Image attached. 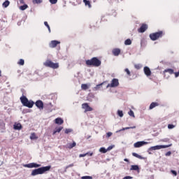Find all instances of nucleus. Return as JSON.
Wrapping results in <instances>:
<instances>
[{
  "label": "nucleus",
  "instance_id": "49530a36",
  "mask_svg": "<svg viewBox=\"0 0 179 179\" xmlns=\"http://www.w3.org/2000/svg\"><path fill=\"white\" fill-rule=\"evenodd\" d=\"M171 173H172L175 176H177V172H176V171L172 170V171H171Z\"/></svg>",
  "mask_w": 179,
  "mask_h": 179
},
{
  "label": "nucleus",
  "instance_id": "4468645a",
  "mask_svg": "<svg viewBox=\"0 0 179 179\" xmlns=\"http://www.w3.org/2000/svg\"><path fill=\"white\" fill-rule=\"evenodd\" d=\"M143 71H144L145 74L148 77L151 76L152 73H151L150 69L148 67L145 66V67L144 68Z\"/></svg>",
  "mask_w": 179,
  "mask_h": 179
},
{
  "label": "nucleus",
  "instance_id": "58836bf2",
  "mask_svg": "<svg viewBox=\"0 0 179 179\" xmlns=\"http://www.w3.org/2000/svg\"><path fill=\"white\" fill-rule=\"evenodd\" d=\"M124 71L127 73V74L129 76H131V73L129 71V70L128 69H126L124 70Z\"/></svg>",
  "mask_w": 179,
  "mask_h": 179
},
{
  "label": "nucleus",
  "instance_id": "2eb2a0df",
  "mask_svg": "<svg viewBox=\"0 0 179 179\" xmlns=\"http://www.w3.org/2000/svg\"><path fill=\"white\" fill-rule=\"evenodd\" d=\"M55 122L57 124L61 125V124H64V120L62 118L59 117V118L55 119Z\"/></svg>",
  "mask_w": 179,
  "mask_h": 179
},
{
  "label": "nucleus",
  "instance_id": "423d86ee",
  "mask_svg": "<svg viewBox=\"0 0 179 179\" xmlns=\"http://www.w3.org/2000/svg\"><path fill=\"white\" fill-rule=\"evenodd\" d=\"M120 85L119 80L117 78H113L110 84L106 86V88H115Z\"/></svg>",
  "mask_w": 179,
  "mask_h": 179
},
{
  "label": "nucleus",
  "instance_id": "09e8293b",
  "mask_svg": "<svg viewBox=\"0 0 179 179\" xmlns=\"http://www.w3.org/2000/svg\"><path fill=\"white\" fill-rule=\"evenodd\" d=\"M69 133H71V129H66L65 134H69Z\"/></svg>",
  "mask_w": 179,
  "mask_h": 179
},
{
  "label": "nucleus",
  "instance_id": "7ed1b4c3",
  "mask_svg": "<svg viewBox=\"0 0 179 179\" xmlns=\"http://www.w3.org/2000/svg\"><path fill=\"white\" fill-rule=\"evenodd\" d=\"M20 99L24 106L31 108H33V106H34L33 101H29V99H27L24 96L20 97Z\"/></svg>",
  "mask_w": 179,
  "mask_h": 179
},
{
  "label": "nucleus",
  "instance_id": "bb28decb",
  "mask_svg": "<svg viewBox=\"0 0 179 179\" xmlns=\"http://www.w3.org/2000/svg\"><path fill=\"white\" fill-rule=\"evenodd\" d=\"M34 4H39L43 3V0H32Z\"/></svg>",
  "mask_w": 179,
  "mask_h": 179
},
{
  "label": "nucleus",
  "instance_id": "b1692460",
  "mask_svg": "<svg viewBox=\"0 0 179 179\" xmlns=\"http://www.w3.org/2000/svg\"><path fill=\"white\" fill-rule=\"evenodd\" d=\"M29 8V6L27 4H24L23 6H20V9L21 10H24Z\"/></svg>",
  "mask_w": 179,
  "mask_h": 179
},
{
  "label": "nucleus",
  "instance_id": "dca6fc26",
  "mask_svg": "<svg viewBox=\"0 0 179 179\" xmlns=\"http://www.w3.org/2000/svg\"><path fill=\"white\" fill-rule=\"evenodd\" d=\"M113 54L114 56H118L120 54V50L115 48L113 50Z\"/></svg>",
  "mask_w": 179,
  "mask_h": 179
},
{
  "label": "nucleus",
  "instance_id": "79ce46f5",
  "mask_svg": "<svg viewBox=\"0 0 179 179\" xmlns=\"http://www.w3.org/2000/svg\"><path fill=\"white\" fill-rule=\"evenodd\" d=\"M112 133L111 132H108L107 134H106V137L107 138H109L110 136H112Z\"/></svg>",
  "mask_w": 179,
  "mask_h": 179
},
{
  "label": "nucleus",
  "instance_id": "4d7b16f0",
  "mask_svg": "<svg viewBox=\"0 0 179 179\" xmlns=\"http://www.w3.org/2000/svg\"><path fill=\"white\" fill-rule=\"evenodd\" d=\"M0 77H1V71H0Z\"/></svg>",
  "mask_w": 179,
  "mask_h": 179
},
{
  "label": "nucleus",
  "instance_id": "f704fd0d",
  "mask_svg": "<svg viewBox=\"0 0 179 179\" xmlns=\"http://www.w3.org/2000/svg\"><path fill=\"white\" fill-rule=\"evenodd\" d=\"M51 4H56L58 2V0H49Z\"/></svg>",
  "mask_w": 179,
  "mask_h": 179
},
{
  "label": "nucleus",
  "instance_id": "8fccbe9b",
  "mask_svg": "<svg viewBox=\"0 0 179 179\" xmlns=\"http://www.w3.org/2000/svg\"><path fill=\"white\" fill-rule=\"evenodd\" d=\"M133 178L131 176H126L123 179H132Z\"/></svg>",
  "mask_w": 179,
  "mask_h": 179
},
{
  "label": "nucleus",
  "instance_id": "c85d7f7f",
  "mask_svg": "<svg viewBox=\"0 0 179 179\" xmlns=\"http://www.w3.org/2000/svg\"><path fill=\"white\" fill-rule=\"evenodd\" d=\"M83 2L85 3V6H87L89 8H91L90 1H89V0H83Z\"/></svg>",
  "mask_w": 179,
  "mask_h": 179
},
{
  "label": "nucleus",
  "instance_id": "72a5a7b5",
  "mask_svg": "<svg viewBox=\"0 0 179 179\" xmlns=\"http://www.w3.org/2000/svg\"><path fill=\"white\" fill-rule=\"evenodd\" d=\"M136 127H126V128H123L122 129L117 131V132H119V131H124V130H127V129H135Z\"/></svg>",
  "mask_w": 179,
  "mask_h": 179
},
{
  "label": "nucleus",
  "instance_id": "393cba45",
  "mask_svg": "<svg viewBox=\"0 0 179 179\" xmlns=\"http://www.w3.org/2000/svg\"><path fill=\"white\" fill-rule=\"evenodd\" d=\"M138 169L139 168L137 165H132L130 169L131 171H138Z\"/></svg>",
  "mask_w": 179,
  "mask_h": 179
},
{
  "label": "nucleus",
  "instance_id": "c756f323",
  "mask_svg": "<svg viewBox=\"0 0 179 179\" xmlns=\"http://www.w3.org/2000/svg\"><path fill=\"white\" fill-rule=\"evenodd\" d=\"M88 88H89V87L86 84H83L81 85V89L83 90H87Z\"/></svg>",
  "mask_w": 179,
  "mask_h": 179
},
{
  "label": "nucleus",
  "instance_id": "3c124183",
  "mask_svg": "<svg viewBox=\"0 0 179 179\" xmlns=\"http://www.w3.org/2000/svg\"><path fill=\"white\" fill-rule=\"evenodd\" d=\"M73 166H74L73 164H71L67 166L66 168L68 169V168L73 167Z\"/></svg>",
  "mask_w": 179,
  "mask_h": 179
},
{
  "label": "nucleus",
  "instance_id": "13d9d810",
  "mask_svg": "<svg viewBox=\"0 0 179 179\" xmlns=\"http://www.w3.org/2000/svg\"><path fill=\"white\" fill-rule=\"evenodd\" d=\"M178 173H179V171H178Z\"/></svg>",
  "mask_w": 179,
  "mask_h": 179
},
{
  "label": "nucleus",
  "instance_id": "ddd939ff",
  "mask_svg": "<svg viewBox=\"0 0 179 179\" xmlns=\"http://www.w3.org/2000/svg\"><path fill=\"white\" fill-rule=\"evenodd\" d=\"M148 144L147 142H145V141H139V142H137L136 143H134V148H140L144 145H146Z\"/></svg>",
  "mask_w": 179,
  "mask_h": 179
},
{
  "label": "nucleus",
  "instance_id": "6e6d98bb",
  "mask_svg": "<svg viewBox=\"0 0 179 179\" xmlns=\"http://www.w3.org/2000/svg\"><path fill=\"white\" fill-rule=\"evenodd\" d=\"M112 148H113L112 147H109V148H108V150H111Z\"/></svg>",
  "mask_w": 179,
  "mask_h": 179
},
{
  "label": "nucleus",
  "instance_id": "de8ad7c7",
  "mask_svg": "<svg viewBox=\"0 0 179 179\" xmlns=\"http://www.w3.org/2000/svg\"><path fill=\"white\" fill-rule=\"evenodd\" d=\"M176 78H178L179 76V71L178 72L174 73Z\"/></svg>",
  "mask_w": 179,
  "mask_h": 179
},
{
  "label": "nucleus",
  "instance_id": "0eeeda50",
  "mask_svg": "<svg viewBox=\"0 0 179 179\" xmlns=\"http://www.w3.org/2000/svg\"><path fill=\"white\" fill-rule=\"evenodd\" d=\"M36 106L40 109V110H43L44 109V103L41 100H38L35 103Z\"/></svg>",
  "mask_w": 179,
  "mask_h": 179
},
{
  "label": "nucleus",
  "instance_id": "f3484780",
  "mask_svg": "<svg viewBox=\"0 0 179 179\" xmlns=\"http://www.w3.org/2000/svg\"><path fill=\"white\" fill-rule=\"evenodd\" d=\"M159 106V103H158L152 102V103L150 104L149 109H150V110H152V109H153L154 108H155L156 106Z\"/></svg>",
  "mask_w": 179,
  "mask_h": 179
},
{
  "label": "nucleus",
  "instance_id": "a18cd8bd",
  "mask_svg": "<svg viewBox=\"0 0 179 179\" xmlns=\"http://www.w3.org/2000/svg\"><path fill=\"white\" fill-rule=\"evenodd\" d=\"M171 155V151H169V152H166V153L165 154V155H166V157L170 156Z\"/></svg>",
  "mask_w": 179,
  "mask_h": 179
},
{
  "label": "nucleus",
  "instance_id": "4be33fe9",
  "mask_svg": "<svg viewBox=\"0 0 179 179\" xmlns=\"http://www.w3.org/2000/svg\"><path fill=\"white\" fill-rule=\"evenodd\" d=\"M132 155H133L134 157H135L139 159H145V157H142V156H141V155H138V154H136V153H135V152H133V153H132Z\"/></svg>",
  "mask_w": 179,
  "mask_h": 179
},
{
  "label": "nucleus",
  "instance_id": "4c0bfd02",
  "mask_svg": "<svg viewBox=\"0 0 179 179\" xmlns=\"http://www.w3.org/2000/svg\"><path fill=\"white\" fill-rule=\"evenodd\" d=\"M81 179H92V176H83Z\"/></svg>",
  "mask_w": 179,
  "mask_h": 179
},
{
  "label": "nucleus",
  "instance_id": "39448f33",
  "mask_svg": "<svg viewBox=\"0 0 179 179\" xmlns=\"http://www.w3.org/2000/svg\"><path fill=\"white\" fill-rule=\"evenodd\" d=\"M164 33L162 31L156 32V33H152L150 34V38L152 41H157V39L162 38L164 36Z\"/></svg>",
  "mask_w": 179,
  "mask_h": 179
},
{
  "label": "nucleus",
  "instance_id": "9b49d317",
  "mask_svg": "<svg viewBox=\"0 0 179 179\" xmlns=\"http://www.w3.org/2000/svg\"><path fill=\"white\" fill-rule=\"evenodd\" d=\"M24 166L27 168H38L41 166V165L37 164L36 163H31V164H25L24 165Z\"/></svg>",
  "mask_w": 179,
  "mask_h": 179
},
{
  "label": "nucleus",
  "instance_id": "a211bd4d",
  "mask_svg": "<svg viewBox=\"0 0 179 179\" xmlns=\"http://www.w3.org/2000/svg\"><path fill=\"white\" fill-rule=\"evenodd\" d=\"M62 129H64V127H60L59 128H56L55 130L53 131V135H55L56 133H59L62 131Z\"/></svg>",
  "mask_w": 179,
  "mask_h": 179
},
{
  "label": "nucleus",
  "instance_id": "f8f14e48",
  "mask_svg": "<svg viewBox=\"0 0 179 179\" xmlns=\"http://www.w3.org/2000/svg\"><path fill=\"white\" fill-rule=\"evenodd\" d=\"M148 27L147 24H143L141 25V27H140V29H138V31L139 33H144L148 29Z\"/></svg>",
  "mask_w": 179,
  "mask_h": 179
},
{
  "label": "nucleus",
  "instance_id": "412c9836",
  "mask_svg": "<svg viewBox=\"0 0 179 179\" xmlns=\"http://www.w3.org/2000/svg\"><path fill=\"white\" fill-rule=\"evenodd\" d=\"M38 137L36 135V133L31 134L30 139L31 140H37Z\"/></svg>",
  "mask_w": 179,
  "mask_h": 179
},
{
  "label": "nucleus",
  "instance_id": "7c9ffc66",
  "mask_svg": "<svg viewBox=\"0 0 179 179\" xmlns=\"http://www.w3.org/2000/svg\"><path fill=\"white\" fill-rule=\"evenodd\" d=\"M124 44L126 45H130L131 44V41L130 39H127L125 41Z\"/></svg>",
  "mask_w": 179,
  "mask_h": 179
},
{
  "label": "nucleus",
  "instance_id": "c9c22d12",
  "mask_svg": "<svg viewBox=\"0 0 179 179\" xmlns=\"http://www.w3.org/2000/svg\"><path fill=\"white\" fill-rule=\"evenodd\" d=\"M128 114H129L131 117H135L134 113V112H133L131 110H130V111L128 113Z\"/></svg>",
  "mask_w": 179,
  "mask_h": 179
},
{
  "label": "nucleus",
  "instance_id": "9d476101",
  "mask_svg": "<svg viewBox=\"0 0 179 179\" xmlns=\"http://www.w3.org/2000/svg\"><path fill=\"white\" fill-rule=\"evenodd\" d=\"M61 44V42L57 41H52L49 44V47L51 48H55L57 45Z\"/></svg>",
  "mask_w": 179,
  "mask_h": 179
},
{
  "label": "nucleus",
  "instance_id": "a878e982",
  "mask_svg": "<svg viewBox=\"0 0 179 179\" xmlns=\"http://www.w3.org/2000/svg\"><path fill=\"white\" fill-rule=\"evenodd\" d=\"M10 3L9 2V0H6V1H4V3H3V6L4 8H7L8 6H9V4Z\"/></svg>",
  "mask_w": 179,
  "mask_h": 179
},
{
  "label": "nucleus",
  "instance_id": "a19ab883",
  "mask_svg": "<svg viewBox=\"0 0 179 179\" xmlns=\"http://www.w3.org/2000/svg\"><path fill=\"white\" fill-rule=\"evenodd\" d=\"M174 127H175V126L173 125V124H169V125H168V128H169V129H173Z\"/></svg>",
  "mask_w": 179,
  "mask_h": 179
},
{
  "label": "nucleus",
  "instance_id": "473e14b6",
  "mask_svg": "<svg viewBox=\"0 0 179 179\" xmlns=\"http://www.w3.org/2000/svg\"><path fill=\"white\" fill-rule=\"evenodd\" d=\"M17 64L20 66L24 65V60L23 59H20V61L17 62Z\"/></svg>",
  "mask_w": 179,
  "mask_h": 179
},
{
  "label": "nucleus",
  "instance_id": "5701e85b",
  "mask_svg": "<svg viewBox=\"0 0 179 179\" xmlns=\"http://www.w3.org/2000/svg\"><path fill=\"white\" fill-rule=\"evenodd\" d=\"M14 129L16 130L22 129V124L20 123H18V124L14 125Z\"/></svg>",
  "mask_w": 179,
  "mask_h": 179
},
{
  "label": "nucleus",
  "instance_id": "1a4fd4ad",
  "mask_svg": "<svg viewBox=\"0 0 179 179\" xmlns=\"http://www.w3.org/2000/svg\"><path fill=\"white\" fill-rule=\"evenodd\" d=\"M171 146H172V144H170V145H156V146L152 147V149L153 150H160V149H162V148H169Z\"/></svg>",
  "mask_w": 179,
  "mask_h": 179
},
{
  "label": "nucleus",
  "instance_id": "864d4df0",
  "mask_svg": "<svg viewBox=\"0 0 179 179\" xmlns=\"http://www.w3.org/2000/svg\"><path fill=\"white\" fill-rule=\"evenodd\" d=\"M86 155H80V157H85Z\"/></svg>",
  "mask_w": 179,
  "mask_h": 179
},
{
  "label": "nucleus",
  "instance_id": "20e7f679",
  "mask_svg": "<svg viewBox=\"0 0 179 179\" xmlns=\"http://www.w3.org/2000/svg\"><path fill=\"white\" fill-rule=\"evenodd\" d=\"M45 67L52 68L53 69H57L59 68V64L58 63H54L51 60H46L43 64Z\"/></svg>",
  "mask_w": 179,
  "mask_h": 179
},
{
  "label": "nucleus",
  "instance_id": "2f4dec72",
  "mask_svg": "<svg viewBox=\"0 0 179 179\" xmlns=\"http://www.w3.org/2000/svg\"><path fill=\"white\" fill-rule=\"evenodd\" d=\"M44 24H45V26H46L47 28L48 29L49 32H51V29L50 28V25H48V22H47V21H45Z\"/></svg>",
  "mask_w": 179,
  "mask_h": 179
},
{
  "label": "nucleus",
  "instance_id": "37998d69",
  "mask_svg": "<svg viewBox=\"0 0 179 179\" xmlns=\"http://www.w3.org/2000/svg\"><path fill=\"white\" fill-rule=\"evenodd\" d=\"M134 67H135L136 69H140V68H141L140 65H138V64H136V65L134 66Z\"/></svg>",
  "mask_w": 179,
  "mask_h": 179
},
{
  "label": "nucleus",
  "instance_id": "aec40b11",
  "mask_svg": "<svg viewBox=\"0 0 179 179\" xmlns=\"http://www.w3.org/2000/svg\"><path fill=\"white\" fill-rule=\"evenodd\" d=\"M166 73H169V74L171 75V74L174 73V71L171 69H168L164 70V74H165Z\"/></svg>",
  "mask_w": 179,
  "mask_h": 179
},
{
  "label": "nucleus",
  "instance_id": "f03ea898",
  "mask_svg": "<svg viewBox=\"0 0 179 179\" xmlns=\"http://www.w3.org/2000/svg\"><path fill=\"white\" fill-rule=\"evenodd\" d=\"M50 169H51V166L41 167L38 169H34V171H32L31 175L33 176H37L39 174H43V173H45L46 171H50Z\"/></svg>",
  "mask_w": 179,
  "mask_h": 179
},
{
  "label": "nucleus",
  "instance_id": "e433bc0d",
  "mask_svg": "<svg viewBox=\"0 0 179 179\" xmlns=\"http://www.w3.org/2000/svg\"><path fill=\"white\" fill-rule=\"evenodd\" d=\"M117 115H118L120 117H123V113H122V110H118V111H117Z\"/></svg>",
  "mask_w": 179,
  "mask_h": 179
},
{
  "label": "nucleus",
  "instance_id": "cd10ccee",
  "mask_svg": "<svg viewBox=\"0 0 179 179\" xmlns=\"http://www.w3.org/2000/svg\"><path fill=\"white\" fill-rule=\"evenodd\" d=\"M106 82H103L99 85H97L94 88V90H98L104 83H106Z\"/></svg>",
  "mask_w": 179,
  "mask_h": 179
},
{
  "label": "nucleus",
  "instance_id": "c03bdc74",
  "mask_svg": "<svg viewBox=\"0 0 179 179\" xmlns=\"http://www.w3.org/2000/svg\"><path fill=\"white\" fill-rule=\"evenodd\" d=\"M52 107V104L51 103L46 105V108Z\"/></svg>",
  "mask_w": 179,
  "mask_h": 179
},
{
  "label": "nucleus",
  "instance_id": "f257e3e1",
  "mask_svg": "<svg viewBox=\"0 0 179 179\" xmlns=\"http://www.w3.org/2000/svg\"><path fill=\"white\" fill-rule=\"evenodd\" d=\"M85 64L88 66L99 67L101 66V62L97 57H93L91 59L87 60Z\"/></svg>",
  "mask_w": 179,
  "mask_h": 179
},
{
  "label": "nucleus",
  "instance_id": "6e6552de",
  "mask_svg": "<svg viewBox=\"0 0 179 179\" xmlns=\"http://www.w3.org/2000/svg\"><path fill=\"white\" fill-rule=\"evenodd\" d=\"M82 108L85 109V113L93 110V108L90 107L88 103H85L82 104Z\"/></svg>",
  "mask_w": 179,
  "mask_h": 179
},
{
  "label": "nucleus",
  "instance_id": "6ab92c4d",
  "mask_svg": "<svg viewBox=\"0 0 179 179\" xmlns=\"http://www.w3.org/2000/svg\"><path fill=\"white\" fill-rule=\"evenodd\" d=\"M76 145V143L75 142H73V143H69L66 145V148L69 149H72L73 148V147H75Z\"/></svg>",
  "mask_w": 179,
  "mask_h": 179
},
{
  "label": "nucleus",
  "instance_id": "ea45409f",
  "mask_svg": "<svg viewBox=\"0 0 179 179\" xmlns=\"http://www.w3.org/2000/svg\"><path fill=\"white\" fill-rule=\"evenodd\" d=\"M100 152H101L103 153H106L107 152V150L104 148H100Z\"/></svg>",
  "mask_w": 179,
  "mask_h": 179
},
{
  "label": "nucleus",
  "instance_id": "5fc2aeb1",
  "mask_svg": "<svg viewBox=\"0 0 179 179\" xmlns=\"http://www.w3.org/2000/svg\"><path fill=\"white\" fill-rule=\"evenodd\" d=\"M124 161L127 162H129V159H124Z\"/></svg>",
  "mask_w": 179,
  "mask_h": 179
},
{
  "label": "nucleus",
  "instance_id": "603ef678",
  "mask_svg": "<svg viewBox=\"0 0 179 179\" xmlns=\"http://www.w3.org/2000/svg\"><path fill=\"white\" fill-rule=\"evenodd\" d=\"M20 3L22 4L24 3V0H20Z\"/></svg>",
  "mask_w": 179,
  "mask_h": 179
}]
</instances>
